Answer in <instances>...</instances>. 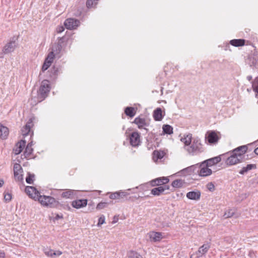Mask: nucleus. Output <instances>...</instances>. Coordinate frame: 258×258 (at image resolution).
<instances>
[{"label":"nucleus","instance_id":"obj_1","mask_svg":"<svg viewBox=\"0 0 258 258\" xmlns=\"http://www.w3.org/2000/svg\"><path fill=\"white\" fill-rule=\"evenodd\" d=\"M247 149V147L243 145L235 148L230 153L228 152V154L225 156L227 157L229 155L225 160L226 164L231 166L244 161L246 159L244 158V154Z\"/></svg>","mask_w":258,"mask_h":258},{"label":"nucleus","instance_id":"obj_2","mask_svg":"<svg viewBox=\"0 0 258 258\" xmlns=\"http://www.w3.org/2000/svg\"><path fill=\"white\" fill-rule=\"evenodd\" d=\"M184 149L191 156L198 155L205 151L204 145L198 138L192 139V142L188 146H184Z\"/></svg>","mask_w":258,"mask_h":258},{"label":"nucleus","instance_id":"obj_3","mask_svg":"<svg viewBox=\"0 0 258 258\" xmlns=\"http://www.w3.org/2000/svg\"><path fill=\"white\" fill-rule=\"evenodd\" d=\"M198 167L199 169L197 171L199 174L201 176H207L210 175L212 173V171L211 169L208 168L204 165L200 166V165L196 164L195 165H192L185 169L188 172H195V170L197 167Z\"/></svg>","mask_w":258,"mask_h":258},{"label":"nucleus","instance_id":"obj_4","mask_svg":"<svg viewBox=\"0 0 258 258\" xmlns=\"http://www.w3.org/2000/svg\"><path fill=\"white\" fill-rule=\"evenodd\" d=\"M37 200L43 206L54 208L58 205V201L50 196L39 195Z\"/></svg>","mask_w":258,"mask_h":258},{"label":"nucleus","instance_id":"obj_5","mask_svg":"<svg viewBox=\"0 0 258 258\" xmlns=\"http://www.w3.org/2000/svg\"><path fill=\"white\" fill-rule=\"evenodd\" d=\"M50 90L49 82L47 80L42 81L38 91V98L41 100H44L48 95Z\"/></svg>","mask_w":258,"mask_h":258},{"label":"nucleus","instance_id":"obj_6","mask_svg":"<svg viewBox=\"0 0 258 258\" xmlns=\"http://www.w3.org/2000/svg\"><path fill=\"white\" fill-rule=\"evenodd\" d=\"M228 153H226L225 154H222L218 156H216L208 160H206L203 162L201 164H200V166L202 165L206 166L207 167H210L213 165H214L219 162H220L222 159H224V156L228 155Z\"/></svg>","mask_w":258,"mask_h":258},{"label":"nucleus","instance_id":"obj_7","mask_svg":"<svg viewBox=\"0 0 258 258\" xmlns=\"http://www.w3.org/2000/svg\"><path fill=\"white\" fill-rule=\"evenodd\" d=\"M23 169L20 164L15 163L14 165V174L16 181L21 182L23 180V176L22 174Z\"/></svg>","mask_w":258,"mask_h":258},{"label":"nucleus","instance_id":"obj_8","mask_svg":"<svg viewBox=\"0 0 258 258\" xmlns=\"http://www.w3.org/2000/svg\"><path fill=\"white\" fill-rule=\"evenodd\" d=\"M130 143L134 147H137L140 145L141 143L140 135L138 132H134L130 134Z\"/></svg>","mask_w":258,"mask_h":258},{"label":"nucleus","instance_id":"obj_9","mask_svg":"<svg viewBox=\"0 0 258 258\" xmlns=\"http://www.w3.org/2000/svg\"><path fill=\"white\" fill-rule=\"evenodd\" d=\"M80 24L79 20L74 18H68L64 23L66 28L69 30L76 29L80 25Z\"/></svg>","mask_w":258,"mask_h":258},{"label":"nucleus","instance_id":"obj_10","mask_svg":"<svg viewBox=\"0 0 258 258\" xmlns=\"http://www.w3.org/2000/svg\"><path fill=\"white\" fill-rule=\"evenodd\" d=\"M133 123L137 124L139 129H144L147 132H148V129L146 128V127L149 126V123L146 118L140 116L137 117L135 118Z\"/></svg>","mask_w":258,"mask_h":258},{"label":"nucleus","instance_id":"obj_11","mask_svg":"<svg viewBox=\"0 0 258 258\" xmlns=\"http://www.w3.org/2000/svg\"><path fill=\"white\" fill-rule=\"evenodd\" d=\"M25 192L31 198L37 200L40 194L39 191L34 187L31 186H27L25 188Z\"/></svg>","mask_w":258,"mask_h":258},{"label":"nucleus","instance_id":"obj_12","mask_svg":"<svg viewBox=\"0 0 258 258\" xmlns=\"http://www.w3.org/2000/svg\"><path fill=\"white\" fill-rule=\"evenodd\" d=\"M205 139L212 144L217 143L219 138L215 131H208L206 134Z\"/></svg>","mask_w":258,"mask_h":258},{"label":"nucleus","instance_id":"obj_13","mask_svg":"<svg viewBox=\"0 0 258 258\" xmlns=\"http://www.w3.org/2000/svg\"><path fill=\"white\" fill-rule=\"evenodd\" d=\"M169 181V179L166 177H161L155 178L150 181V184L152 186H162L165 184Z\"/></svg>","mask_w":258,"mask_h":258},{"label":"nucleus","instance_id":"obj_14","mask_svg":"<svg viewBox=\"0 0 258 258\" xmlns=\"http://www.w3.org/2000/svg\"><path fill=\"white\" fill-rule=\"evenodd\" d=\"M210 248V244L207 243L204 244L203 245L200 246L197 251L196 252V254L197 257H202L203 255L205 254Z\"/></svg>","mask_w":258,"mask_h":258},{"label":"nucleus","instance_id":"obj_15","mask_svg":"<svg viewBox=\"0 0 258 258\" xmlns=\"http://www.w3.org/2000/svg\"><path fill=\"white\" fill-rule=\"evenodd\" d=\"M16 46L17 43L15 41H11L4 47L3 51L5 54L11 53L14 51Z\"/></svg>","mask_w":258,"mask_h":258},{"label":"nucleus","instance_id":"obj_16","mask_svg":"<svg viewBox=\"0 0 258 258\" xmlns=\"http://www.w3.org/2000/svg\"><path fill=\"white\" fill-rule=\"evenodd\" d=\"M88 201L86 199H80L73 201L72 202V206L76 209H80L85 207L87 205Z\"/></svg>","mask_w":258,"mask_h":258},{"label":"nucleus","instance_id":"obj_17","mask_svg":"<svg viewBox=\"0 0 258 258\" xmlns=\"http://www.w3.org/2000/svg\"><path fill=\"white\" fill-rule=\"evenodd\" d=\"M33 118H30L26 124L22 129V134L23 136L26 137L29 135L31 131V128L33 126Z\"/></svg>","mask_w":258,"mask_h":258},{"label":"nucleus","instance_id":"obj_18","mask_svg":"<svg viewBox=\"0 0 258 258\" xmlns=\"http://www.w3.org/2000/svg\"><path fill=\"white\" fill-rule=\"evenodd\" d=\"M26 145V142L21 140L18 142L15 145L13 151L16 155L19 154L23 150Z\"/></svg>","mask_w":258,"mask_h":258},{"label":"nucleus","instance_id":"obj_19","mask_svg":"<svg viewBox=\"0 0 258 258\" xmlns=\"http://www.w3.org/2000/svg\"><path fill=\"white\" fill-rule=\"evenodd\" d=\"M201 192L199 190L191 191L186 194V197L192 200H199L200 199Z\"/></svg>","mask_w":258,"mask_h":258},{"label":"nucleus","instance_id":"obj_20","mask_svg":"<svg viewBox=\"0 0 258 258\" xmlns=\"http://www.w3.org/2000/svg\"><path fill=\"white\" fill-rule=\"evenodd\" d=\"M150 238L154 242L160 241L162 238V234L161 232L152 231L149 234Z\"/></svg>","mask_w":258,"mask_h":258},{"label":"nucleus","instance_id":"obj_21","mask_svg":"<svg viewBox=\"0 0 258 258\" xmlns=\"http://www.w3.org/2000/svg\"><path fill=\"white\" fill-rule=\"evenodd\" d=\"M164 115L161 108H157L153 112V117L156 121H161L163 118Z\"/></svg>","mask_w":258,"mask_h":258},{"label":"nucleus","instance_id":"obj_22","mask_svg":"<svg viewBox=\"0 0 258 258\" xmlns=\"http://www.w3.org/2000/svg\"><path fill=\"white\" fill-rule=\"evenodd\" d=\"M9 134L8 128L0 124V138L2 140L7 139Z\"/></svg>","mask_w":258,"mask_h":258},{"label":"nucleus","instance_id":"obj_23","mask_svg":"<svg viewBox=\"0 0 258 258\" xmlns=\"http://www.w3.org/2000/svg\"><path fill=\"white\" fill-rule=\"evenodd\" d=\"M62 40V38H60L59 40L58 43L57 44H54V45L52 47V51L51 52H53V54H55V55L59 53L62 49V46L61 45V42Z\"/></svg>","mask_w":258,"mask_h":258},{"label":"nucleus","instance_id":"obj_24","mask_svg":"<svg viewBox=\"0 0 258 258\" xmlns=\"http://www.w3.org/2000/svg\"><path fill=\"white\" fill-rule=\"evenodd\" d=\"M245 40L243 39H232L230 41V44L235 47L244 45Z\"/></svg>","mask_w":258,"mask_h":258},{"label":"nucleus","instance_id":"obj_25","mask_svg":"<svg viewBox=\"0 0 258 258\" xmlns=\"http://www.w3.org/2000/svg\"><path fill=\"white\" fill-rule=\"evenodd\" d=\"M256 165L254 164H247L246 166L242 167V168L239 171V173L240 174L243 175L248 171L252 169H256Z\"/></svg>","mask_w":258,"mask_h":258},{"label":"nucleus","instance_id":"obj_26","mask_svg":"<svg viewBox=\"0 0 258 258\" xmlns=\"http://www.w3.org/2000/svg\"><path fill=\"white\" fill-rule=\"evenodd\" d=\"M55 208H57L59 210H66L68 211H71L72 208L70 206L69 203L68 202H61L60 203L58 201V205L55 207Z\"/></svg>","mask_w":258,"mask_h":258},{"label":"nucleus","instance_id":"obj_27","mask_svg":"<svg viewBox=\"0 0 258 258\" xmlns=\"http://www.w3.org/2000/svg\"><path fill=\"white\" fill-rule=\"evenodd\" d=\"M124 113L127 116L132 117L135 115L136 110L133 107H126L124 109Z\"/></svg>","mask_w":258,"mask_h":258},{"label":"nucleus","instance_id":"obj_28","mask_svg":"<svg viewBox=\"0 0 258 258\" xmlns=\"http://www.w3.org/2000/svg\"><path fill=\"white\" fill-rule=\"evenodd\" d=\"M163 193L164 188L161 186L154 188L151 190V194L155 196H160L163 194Z\"/></svg>","mask_w":258,"mask_h":258},{"label":"nucleus","instance_id":"obj_29","mask_svg":"<svg viewBox=\"0 0 258 258\" xmlns=\"http://www.w3.org/2000/svg\"><path fill=\"white\" fill-rule=\"evenodd\" d=\"M33 149L31 148V144L29 143L25 148L23 156L25 158H29L32 153Z\"/></svg>","mask_w":258,"mask_h":258},{"label":"nucleus","instance_id":"obj_30","mask_svg":"<svg viewBox=\"0 0 258 258\" xmlns=\"http://www.w3.org/2000/svg\"><path fill=\"white\" fill-rule=\"evenodd\" d=\"M248 63L250 67L258 69V58L251 56L248 58Z\"/></svg>","mask_w":258,"mask_h":258},{"label":"nucleus","instance_id":"obj_31","mask_svg":"<svg viewBox=\"0 0 258 258\" xmlns=\"http://www.w3.org/2000/svg\"><path fill=\"white\" fill-rule=\"evenodd\" d=\"M181 141L184 143V146H188L192 142V135L190 134L187 135L183 138H182Z\"/></svg>","mask_w":258,"mask_h":258},{"label":"nucleus","instance_id":"obj_32","mask_svg":"<svg viewBox=\"0 0 258 258\" xmlns=\"http://www.w3.org/2000/svg\"><path fill=\"white\" fill-rule=\"evenodd\" d=\"M162 129L164 134L171 135L173 133V127L169 124H164Z\"/></svg>","mask_w":258,"mask_h":258},{"label":"nucleus","instance_id":"obj_33","mask_svg":"<svg viewBox=\"0 0 258 258\" xmlns=\"http://www.w3.org/2000/svg\"><path fill=\"white\" fill-rule=\"evenodd\" d=\"M183 184V182L181 179H177L174 180L172 183L171 185L174 188H179L182 186Z\"/></svg>","mask_w":258,"mask_h":258},{"label":"nucleus","instance_id":"obj_34","mask_svg":"<svg viewBox=\"0 0 258 258\" xmlns=\"http://www.w3.org/2000/svg\"><path fill=\"white\" fill-rule=\"evenodd\" d=\"M35 175L34 173L28 172L27 176L26 178V181L28 184H33L35 180Z\"/></svg>","mask_w":258,"mask_h":258},{"label":"nucleus","instance_id":"obj_35","mask_svg":"<svg viewBox=\"0 0 258 258\" xmlns=\"http://www.w3.org/2000/svg\"><path fill=\"white\" fill-rule=\"evenodd\" d=\"M73 196L74 190L71 189L65 191L61 194V197L67 199L73 198Z\"/></svg>","mask_w":258,"mask_h":258},{"label":"nucleus","instance_id":"obj_36","mask_svg":"<svg viewBox=\"0 0 258 258\" xmlns=\"http://www.w3.org/2000/svg\"><path fill=\"white\" fill-rule=\"evenodd\" d=\"M58 69L57 68L53 66L50 70V77L53 79H55L58 75Z\"/></svg>","mask_w":258,"mask_h":258},{"label":"nucleus","instance_id":"obj_37","mask_svg":"<svg viewBox=\"0 0 258 258\" xmlns=\"http://www.w3.org/2000/svg\"><path fill=\"white\" fill-rule=\"evenodd\" d=\"M129 258H143L142 256L138 252L131 250L128 253Z\"/></svg>","mask_w":258,"mask_h":258},{"label":"nucleus","instance_id":"obj_38","mask_svg":"<svg viewBox=\"0 0 258 258\" xmlns=\"http://www.w3.org/2000/svg\"><path fill=\"white\" fill-rule=\"evenodd\" d=\"M153 155L156 157L157 160L161 159L164 156V152L162 151H154L153 152Z\"/></svg>","mask_w":258,"mask_h":258},{"label":"nucleus","instance_id":"obj_39","mask_svg":"<svg viewBox=\"0 0 258 258\" xmlns=\"http://www.w3.org/2000/svg\"><path fill=\"white\" fill-rule=\"evenodd\" d=\"M55 56V54H53V52H50L47 55L46 58L45 60L48 61L51 64L53 62L54 57Z\"/></svg>","mask_w":258,"mask_h":258},{"label":"nucleus","instance_id":"obj_40","mask_svg":"<svg viewBox=\"0 0 258 258\" xmlns=\"http://www.w3.org/2000/svg\"><path fill=\"white\" fill-rule=\"evenodd\" d=\"M252 87L253 90L258 93V77H256L252 82Z\"/></svg>","mask_w":258,"mask_h":258},{"label":"nucleus","instance_id":"obj_41","mask_svg":"<svg viewBox=\"0 0 258 258\" xmlns=\"http://www.w3.org/2000/svg\"><path fill=\"white\" fill-rule=\"evenodd\" d=\"M234 210L232 209H229L228 211L225 212V213L224 215V217L225 218H230V217H232L234 215Z\"/></svg>","mask_w":258,"mask_h":258},{"label":"nucleus","instance_id":"obj_42","mask_svg":"<svg viewBox=\"0 0 258 258\" xmlns=\"http://www.w3.org/2000/svg\"><path fill=\"white\" fill-rule=\"evenodd\" d=\"M108 204L106 202H100L99 203L96 207V209L97 210H101L105 207H106L108 206Z\"/></svg>","mask_w":258,"mask_h":258},{"label":"nucleus","instance_id":"obj_43","mask_svg":"<svg viewBox=\"0 0 258 258\" xmlns=\"http://www.w3.org/2000/svg\"><path fill=\"white\" fill-rule=\"evenodd\" d=\"M98 1V0H87L86 2V6L88 8H91L93 7L94 5H96Z\"/></svg>","mask_w":258,"mask_h":258},{"label":"nucleus","instance_id":"obj_44","mask_svg":"<svg viewBox=\"0 0 258 258\" xmlns=\"http://www.w3.org/2000/svg\"><path fill=\"white\" fill-rule=\"evenodd\" d=\"M109 198L112 200L119 199V195L118 194V191L111 193L109 196Z\"/></svg>","mask_w":258,"mask_h":258},{"label":"nucleus","instance_id":"obj_45","mask_svg":"<svg viewBox=\"0 0 258 258\" xmlns=\"http://www.w3.org/2000/svg\"><path fill=\"white\" fill-rule=\"evenodd\" d=\"M50 65H51V64L49 63V62L45 60L43 64V66L42 67V69H41L42 71L44 72L46 70H47L48 69V68L50 66Z\"/></svg>","mask_w":258,"mask_h":258},{"label":"nucleus","instance_id":"obj_46","mask_svg":"<svg viewBox=\"0 0 258 258\" xmlns=\"http://www.w3.org/2000/svg\"><path fill=\"white\" fill-rule=\"evenodd\" d=\"M118 194L119 195V199L126 198L127 196L129 195L128 192L122 190L118 191Z\"/></svg>","mask_w":258,"mask_h":258},{"label":"nucleus","instance_id":"obj_47","mask_svg":"<svg viewBox=\"0 0 258 258\" xmlns=\"http://www.w3.org/2000/svg\"><path fill=\"white\" fill-rule=\"evenodd\" d=\"M54 251L52 250V249H48V250H45L44 251V253L45 254V255H46L47 256H49V257H53L54 256Z\"/></svg>","mask_w":258,"mask_h":258},{"label":"nucleus","instance_id":"obj_48","mask_svg":"<svg viewBox=\"0 0 258 258\" xmlns=\"http://www.w3.org/2000/svg\"><path fill=\"white\" fill-rule=\"evenodd\" d=\"M104 223H105V217L104 215H102L98 219V222L97 224V226L99 227Z\"/></svg>","mask_w":258,"mask_h":258},{"label":"nucleus","instance_id":"obj_49","mask_svg":"<svg viewBox=\"0 0 258 258\" xmlns=\"http://www.w3.org/2000/svg\"><path fill=\"white\" fill-rule=\"evenodd\" d=\"M4 199L6 202H9L12 199V195L11 194L7 193L4 195Z\"/></svg>","mask_w":258,"mask_h":258},{"label":"nucleus","instance_id":"obj_50","mask_svg":"<svg viewBox=\"0 0 258 258\" xmlns=\"http://www.w3.org/2000/svg\"><path fill=\"white\" fill-rule=\"evenodd\" d=\"M207 186L208 189L211 191H213L215 189V186L212 182L209 183Z\"/></svg>","mask_w":258,"mask_h":258},{"label":"nucleus","instance_id":"obj_51","mask_svg":"<svg viewBox=\"0 0 258 258\" xmlns=\"http://www.w3.org/2000/svg\"><path fill=\"white\" fill-rule=\"evenodd\" d=\"M248 256L250 257V258H255L256 256L254 252L252 250L249 251Z\"/></svg>","mask_w":258,"mask_h":258},{"label":"nucleus","instance_id":"obj_52","mask_svg":"<svg viewBox=\"0 0 258 258\" xmlns=\"http://www.w3.org/2000/svg\"><path fill=\"white\" fill-rule=\"evenodd\" d=\"M140 198V196H139V197H130L128 199H126L128 201H134L135 200H137L139 198ZM141 198H142L141 197Z\"/></svg>","mask_w":258,"mask_h":258},{"label":"nucleus","instance_id":"obj_53","mask_svg":"<svg viewBox=\"0 0 258 258\" xmlns=\"http://www.w3.org/2000/svg\"><path fill=\"white\" fill-rule=\"evenodd\" d=\"M63 215L62 214H57L55 216V217H54V219L55 220H57L59 219H63Z\"/></svg>","mask_w":258,"mask_h":258},{"label":"nucleus","instance_id":"obj_54","mask_svg":"<svg viewBox=\"0 0 258 258\" xmlns=\"http://www.w3.org/2000/svg\"><path fill=\"white\" fill-rule=\"evenodd\" d=\"M64 30V28L63 26H60L58 28H57V33H61L63 32Z\"/></svg>","mask_w":258,"mask_h":258},{"label":"nucleus","instance_id":"obj_55","mask_svg":"<svg viewBox=\"0 0 258 258\" xmlns=\"http://www.w3.org/2000/svg\"><path fill=\"white\" fill-rule=\"evenodd\" d=\"M62 254V252L60 250H57L56 251H54V256H59Z\"/></svg>","mask_w":258,"mask_h":258},{"label":"nucleus","instance_id":"obj_56","mask_svg":"<svg viewBox=\"0 0 258 258\" xmlns=\"http://www.w3.org/2000/svg\"><path fill=\"white\" fill-rule=\"evenodd\" d=\"M161 186H162V187L164 188V191L165 190H168L169 189V186L168 185H166V184L162 185Z\"/></svg>","mask_w":258,"mask_h":258},{"label":"nucleus","instance_id":"obj_57","mask_svg":"<svg viewBox=\"0 0 258 258\" xmlns=\"http://www.w3.org/2000/svg\"><path fill=\"white\" fill-rule=\"evenodd\" d=\"M5 256V253L4 252H0V257L4 258Z\"/></svg>","mask_w":258,"mask_h":258},{"label":"nucleus","instance_id":"obj_58","mask_svg":"<svg viewBox=\"0 0 258 258\" xmlns=\"http://www.w3.org/2000/svg\"><path fill=\"white\" fill-rule=\"evenodd\" d=\"M118 219L117 217H116L115 216H114V218H113V221L112 222L114 223H116Z\"/></svg>","mask_w":258,"mask_h":258},{"label":"nucleus","instance_id":"obj_59","mask_svg":"<svg viewBox=\"0 0 258 258\" xmlns=\"http://www.w3.org/2000/svg\"><path fill=\"white\" fill-rule=\"evenodd\" d=\"M4 181L3 180L1 179L0 180V187H2L4 185Z\"/></svg>","mask_w":258,"mask_h":258},{"label":"nucleus","instance_id":"obj_60","mask_svg":"<svg viewBox=\"0 0 258 258\" xmlns=\"http://www.w3.org/2000/svg\"><path fill=\"white\" fill-rule=\"evenodd\" d=\"M254 152L256 155H258V147L254 149Z\"/></svg>","mask_w":258,"mask_h":258},{"label":"nucleus","instance_id":"obj_61","mask_svg":"<svg viewBox=\"0 0 258 258\" xmlns=\"http://www.w3.org/2000/svg\"><path fill=\"white\" fill-rule=\"evenodd\" d=\"M247 79L249 81H250L251 80H252V76H248L247 77Z\"/></svg>","mask_w":258,"mask_h":258},{"label":"nucleus","instance_id":"obj_62","mask_svg":"<svg viewBox=\"0 0 258 258\" xmlns=\"http://www.w3.org/2000/svg\"><path fill=\"white\" fill-rule=\"evenodd\" d=\"M149 197H150V196L147 195V196H145L144 197H143V198H145L146 199V198H148Z\"/></svg>","mask_w":258,"mask_h":258}]
</instances>
